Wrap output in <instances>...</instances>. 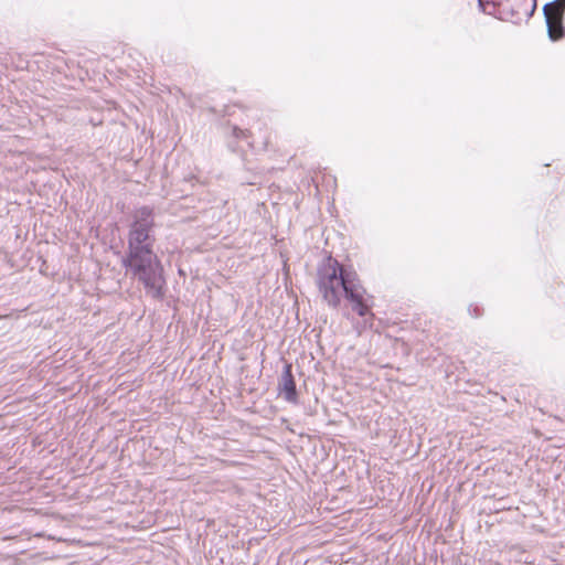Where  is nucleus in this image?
<instances>
[{"label": "nucleus", "instance_id": "obj_3", "mask_svg": "<svg viewBox=\"0 0 565 565\" xmlns=\"http://www.w3.org/2000/svg\"><path fill=\"white\" fill-rule=\"evenodd\" d=\"M153 227L152 210L143 206L136 211L135 222L128 235V247L145 246Z\"/></svg>", "mask_w": 565, "mask_h": 565}, {"label": "nucleus", "instance_id": "obj_4", "mask_svg": "<svg viewBox=\"0 0 565 565\" xmlns=\"http://www.w3.org/2000/svg\"><path fill=\"white\" fill-rule=\"evenodd\" d=\"M345 299L351 303L352 310L362 318H367L372 326L374 313L372 312L373 296L369 295L366 289L361 285L360 279L352 282L348 291L344 294Z\"/></svg>", "mask_w": 565, "mask_h": 565}, {"label": "nucleus", "instance_id": "obj_1", "mask_svg": "<svg viewBox=\"0 0 565 565\" xmlns=\"http://www.w3.org/2000/svg\"><path fill=\"white\" fill-rule=\"evenodd\" d=\"M122 265L131 269L132 274L146 288L160 292L163 284V269L160 260L153 254L151 245L128 247Z\"/></svg>", "mask_w": 565, "mask_h": 565}, {"label": "nucleus", "instance_id": "obj_6", "mask_svg": "<svg viewBox=\"0 0 565 565\" xmlns=\"http://www.w3.org/2000/svg\"><path fill=\"white\" fill-rule=\"evenodd\" d=\"M279 394L289 403H297L298 394L292 375L291 364H286L278 386Z\"/></svg>", "mask_w": 565, "mask_h": 565}, {"label": "nucleus", "instance_id": "obj_5", "mask_svg": "<svg viewBox=\"0 0 565 565\" xmlns=\"http://www.w3.org/2000/svg\"><path fill=\"white\" fill-rule=\"evenodd\" d=\"M544 15L547 24L548 36L553 41L564 38L565 29L563 18L565 13V0H555L544 6Z\"/></svg>", "mask_w": 565, "mask_h": 565}, {"label": "nucleus", "instance_id": "obj_2", "mask_svg": "<svg viewBox=\"0 0 565 565\" xmlns=\"http://www.w3.org/2000/svg\"><path fill=\"white\" fill-rule=\"evenodd\" d=\"M354 281H358V274L345 271L343 266L333 259L319 270L318 288L328 305L337 308L341 302V291L345 294Z\"/></svg>", "mask_w": 565, "mask_h": 565}]
</instances>
